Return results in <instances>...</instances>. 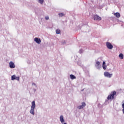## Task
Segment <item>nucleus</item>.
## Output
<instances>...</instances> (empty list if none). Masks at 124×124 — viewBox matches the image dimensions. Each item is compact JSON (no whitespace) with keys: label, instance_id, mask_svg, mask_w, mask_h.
Returning <instances> with one entry per match:
<instances>
[{"label":"nucleus","instance_id":"nucleus-1","mask_svg":"<svg viewBox=\"0 0 124 124\" xmlns=\"http://www.w3.org/2000/svg\"><path fill=\"white\" fill-rule=\"evenodd\" d=\"M35 101H33L31 102V109L30 113V114H31L32 115H34V109H35Z\"/></svg>","mask_w":124,"mask_h":124},{"label":"nucleus","instance_id":"nucleus-2","mask_svg":"<svg viewBox=\"0 0 124 124\" xmlns=\"http://www.w3.org/2000/svg\"><path fill=\"white\" fill-rule=\"evenodd\" d=\"M117 94L116 91L111 92L110 94L107 97L108 100H113L115 98V96Z\"/></svg>","mask_w":124,"mask_h":124},{"label":"nucleus","instance_id":"nucleus-3","mask_svg":"<svg viewBox=\"0 0 124 124\" xmlns=\"http://www.w3.org/2000/svg\"><path fill=\"white\" fill-rule=\"evenodd\" d=\"M98 60H101V58H99L97 61H96V64H95V66L97 69H100L101 65H100V62L98 61Z\"/></svg>","mask_w":124,"mask_h":124},{"label":"nucleus","instance_id":"nucleus-4","mask_svg":"<svg viewBox=\"0 0 124 124\" xmlns=\"http://www.w3.org/2000/svg\"><path fill=\"white\" fill-rule=\"evenodd\" d=\"M104 75L105 77H107V78H111L112 76H113V74H110V73L108 72H105Z\"/></svg>","mask_w":124,"mask_h":124},{"label":"nucleus","instance_id":"nucleus-5","mask_svg":"<svg viewBox=\"0 0 124 124\" xmlns=\"http://www.w3.org/2000/svg\"><path fill=\"white\" fill-rule=\"evenodd\" d=\"M106 46L109 50H112L113 49V45H112V44L109 42H107L106 43Z\"/></svg>","mask_w":124,"mask_h":124},{"label":"nucleus","instance_id":"nucleus-6","mask_svg":"<svg viewBox=\"0 0 124 124\" xmlns=\"http://www.w3.org/2000/svg\"><path fill=\"white\" fill-rule=\"evenodd\" d=\"M94 21H101V17L97 16V15H94L93 16Z\"/></svg>","mask_w":124,"mask_h":124},{"label":"nucleus","instance_id":"nucleus-7","mask_svg":"<svg viewBox=\"0 0 124 124\" xmlns=\"http://www.w3.org/2000/svg\"><path fill=\"white\" fill-rule=\"evenodd\" d=\"M86 106V103L84 102L81 103V105H80L78 107V109H79V110L81 109H83L84 107Z\"/></svg>","mask_w":124,"mask_h":124},{"label":"nucleus","instance_id":"nucleus-8","mask_svg":"<svg viewBox=\"0 0 124 124\" xmlns=\"http://www.w3.org/2000/svg\"><path fill=\"white\" fill-rule=\"evenodd\" d=\"M34 41H35L36 43H37V44H40V43H41V40L39 38L35 37L34 39Z\"/></svg>","mask_w":124,"mask_h":124},{"label":"nucleus","instance_id":"nucleus-9","mask_svg":"<svg viewBox=\"0 0 124 124\" xmlns=\"http://www.w3.org/2000/svg\"><path fill=\"white\" fill-rule=\"evenodd\" d=\"M9 66L10 68H15V64L13 62H9Z\"/></svg>","mask_w":124,"mask_h":124},{"label":"nucleus","instance_id":"nucleus-10","mask_svg":"<svg viewBox=\"0 0 124 124\" xmlns=\"http://www.w3.org/2000/svg\"><path fill=\"white\" fill-rule=\"evenodd\" d=\"M60 121L62 124H64L65 121H64V119H63V116H62V115L60 116Z\"/></svg>","mask_w":124,"mask_h":124},{"label":"nucleus","instance_id":"nucleus-11","mask_svg":"<svg viewBox=\"0 0 124 124\" xmlns=\"http://www.w3.org/2000/svg\"><path fill=\"white\" fill-rule=\"evenodd\" d=\"M114 16H115L117 18H120L121 17V14L119 13H116L114 14Z\"/></svg>","mask_w":124,"mask_h":124},{"label":"nucleus","instance_id":"nucleus-12","mask_svg":"<svg viewBox=\"0 0 124 124\" xmlns=\"http://www.w3.org/2000/svg\"><path fill=\"white\" fill-rule=\"evenodd\" d=\"M70 77L72 80H74V79H76V77L72 74L70 75Z\"/></svg>","mask_w":124,"mask_h":124},{"label":"nucleus","instance_id":"nucleus-13","mask_svg":"<svg viewBox=\"0 0 124 124\" xmlns=\"http://www.w3.org/2000/svg\"><path fill=\"white\" fill-rule=\"evenodd\" d=\"M37 1L40 4H43L44 3V0H37Z\"/></svg>","mask_w":124,"mask_h":124},{"label":"nucleus","instance_id":"nucleus-14","mask_svg":"<svg viewBox=\"0 0 124 124\" xmlns=\"http://www.w3.org/2000/svg\"><path fill=\"white\" fill-rule=\"evenodd\" d=\"M59 17H63V16H65L64 14H63V13H60L58 14Z\"/></svg>","mask_w":124,"mask_h":124},{"label":"nucleus","instance_id":"nucleus-15","mask_svg":"<svg viewBox=\"0 0 124 124\" xmlns=\"http://www.w3.org/2000/svg\"><path fill=\"white\" fill-rule=\"evenodd\" d=\"M119 57L120 59H124V54H123L122 53H120L119 55Z\"/></svg>","mask_w":124,"mask_h":124},{"label":"nucleus","instance_id":"nucleus-16","mask_svg":"<svg viewBox=\"0 0 124 124\" xmlns=\"http://www.w3.org/2000/svg\"><path fill=\"white\" fill-rule=\"evenodd\" d=\"M56 32L57 34H60V33H61V30H60L59 29L56 30Z\"/></svg>","mask_w":124,"mask_h":124},{"label":"nucleus","instance_id":"nucleus-17","mask_svg":"<svg viewBox=\"0 0 124 124\" xmlns=\"http://www.w3.org/2000/svg\"><path fill=\"white\" fill-rule=\"evenodd\" d=\"M15 78H16V76L15 75H14L12 76L11 80L14 81V80H15Z\"/></svg>","mask_w":124,"mask_h":124},{"label":"nucleus","instance_id":"nucleus-18","mask_svg":"<svg viewBox=\"0 0 124 124\" xmlns=\"http://www.w3.org/2000/svg\"><path fill=\"white\" fill-rule=\"evenodd\" d=\"M103 68L104 70H105L106 69V68H107V66L106 65H103Z\"/></svg>","mask_w":124,"mask_h":124},{"label":"nucleus","instance_id":"nucleus-19","mask_svg":"<svg viewBox=\"0 0 124 124\" xmlns=\"http://www.w3.org/2000/svg\"><path fill=\"white\" fill-rule=\"evenodd\" d=\"M15 80H17V81H19L20 80V77H16Z\"/></svg>","mask_w":124,"mask_h":124},{"label":"nucleus","instance_id":"nucleus-20","mask_svg":"<svg viewBox=\"0 0 124 124\" xmlns=\"http://www.w3.org/2000/svg\"><path fill=\"white\" fill-rule=\"evenodd\" d=\"M45 18L46 20H49V16H45Z\"/></svg>","mask_w":124,"mask_h":124},{"label":"nucleus","instance_id":"nucleus-21","mask_svg":"<svg viewBox=\"0 0 124 124\" xmlns=\"http://www.w3.org/2000/svg\"><path fill=\"white\" fill-rule=\"evenodd\" d=\"M83 50L82 49H80L79 51V54H82V53H83Z\"/></svg>","mask_w":124,"mask_h":124},{"label":"nucleus","instance_id":"nucleus-22","mask_svg":"<svg viewBox=\"0 0 124 124\" xmlns=\"http://www.w3.org/2000/svg\"><path fill=\"white\" fill-rule=\"evenodd\" d=\"M62 44L63 45H64V44H65V43H66V42H65V41H62Z\"/></svg>","mask_w":124,"mask_h":124},{"label":"nucleus","instance_id":"nucleus-23","mask_svg":"<svg viewBox=\"0 0 124 124\" xmlns=\"http://www.w3.org/2000/svg\"><path fill=\"white\" fill-rule=\"evenodd\" d=\"M32 86H35V87H37L36 84L34 83H32Z\"/></svg>","mask_w":124,"mask_h":124},{"label":"nucleus","instance_id":"nucleus-24","mask_svg":"<svg viewBox=\"0 0 124 124\" xmlns=\"http://www.w3.org/2000/svg\"><path fill=\"white\" fill-rule=\"evenodd\" d=\"M123 104H122V108H124V100L123 101Z\"/></svg>","mask_w":124,"mask_h":124},{"label":"nucleus","instance_id":"nucleus-25","mask_svg":"<svg viewBox=\"0 0 124 124\" xmlns=\"http://www.w3.org/2000/svg\"><path fill=\"white\" fill-rule=\"evenodd\" d=\"M106 65V63H105V62H103V65Z\"/></svg>","mask_w":124,"mask_h":124},{"label":"nucleus","instance_id":"nucleus-26","mask_svg":"<svg viewBox=\"0 0 124 124\" xmlns=\"http://www.w3.org/2000/svg\"><path fill=\"white\" fill-rule=\"evenodd\" d=\"M122 111L123 112V114H124V108H123V109H122Z\"/></svg>","mask_w":124,"mask_h":124},{"label":"nucleus","instance_id":"nucleus-27","mask_svg":"<svg viewBox=\"0 0 124 124\" xmlns=\"http://www.w3.org/2000/svg\"><path fill=\"white\" fill-rule=\"evenodd\" d=\"M63 124H66V123H63Z\"/></svg>","mask_w":124,"mask_h":124},{"label":"nucleus","instance_id":"nucleus-28","mask_svg":"<svg viewBox=\"0 0 124 124\" xmlns=\"http://www.w3.org/2000/svg\"><path fill=\"white\" fill-rule=\"evenodd\" d=\"M36 9H37V8H35Z\"/></svg>","mask_w":124,"mask_h":124}]
</instances>
